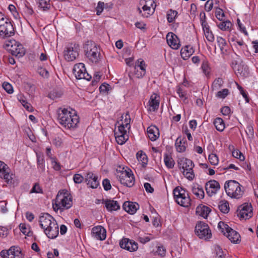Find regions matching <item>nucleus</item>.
<instances>
[{"label":"nucleus","instance_id":"1","mask_svg":"<svg viewBox=\"0 0 258 258\" xmlns=\"http://www.w3.org/2000/svg\"><path fill=\"white\" fill-rule=\"evenodd\" d=\"M58 123L67 129H74L77 127L80 118L75 112L64 108H59L57 110Z\"/></svg>","mask_w":258,"mask_h":258},{"label":"nucleus","instance_id":"2","mask_svg":"<svg viewBox=\"0 0 258 258\" xmlns=\"http://www.w3.org/2000/svg\"><path fill=\"white\" fill-rule=\"evenodd\" d=\"M242 185L234 180L226 181L224 184V189L227 195L232 198L240 199L244 193L241 189Z\"/></svg>","mask_w":258,"mask_h":258},{"label":"nucleus","instance_id":"3","mask_svg":"<svg viewBox=\"0 0 258 258\" xmlns=\"http://www.w3.org/2000/svg\"><path fill=\"white\" fill-rule=\"evenodd\" d=\"M73 205L72 199L68 195L60 191L57 194L55 199V203H53L54 211H62L64 209H70Z\"/></svg>","mask_w":258,"mask_h":258},{"label":"nucleus","instance_id":"4","mask_svg":"<svg viewBox=\"0 0 258 258\" xmlns=\"http://www.w3.org/2000/svg\"><path fill=\"white\" fill-rule=\"evenodd\" d=\"M4 47L13 55L19 58L23 56L26 53L23 46L14 39L6 41L4 44Z\"/></svg>","mask_w":258,"mask_h":258},{"label":"nucleus","instance_id":"5","mask_svg":"<svg viewBox=\"0 0 258 258\" xmlns=\"http://www.w3.org/2000/svg\"><path fill=\"white\" fill-rule=\"evenodd\" d=\"M178 164L184 176L189 180H193L195 174L193 171L194 164L192 161L190 159L182 158L179 159Z\"/></svg>","mask_w":258,"mask_h":258},{"label":"nucleus","instance_id":"6","mask_svg":"<svg viewBox=\"0 0 258 258\" xmlns=\"http://www.w3.org/2000/svg\"><path fill=\"white\" fill-rule=\"evenodd\" d=\"M86 56L92 62H96L100 55V49L95 42L91 41H87L84 45Z\"/></svg>","mask_w":258,"mask_h":258},{"label":"nucleus","instance_id":"7","mask_svg":"<svg viewBox=\"0 0 258 258\" xmlns=\"http://www.w3.org/2000/svg\"><path fill=\"white\" fill-rule=\"evenodd\" d=\"M218 228L232 242L237 243L240 241V236L239 233L225 222L220 221L218 224Z\"/></svg>","mask_w":258,"mask_h":258},{"label":"nucleus","instance_id":"8","mask_svg":"<svg viewBox=\"0 0 258 258\" xmlns=\"http://www.w3.org/2000/svg\"><path fill=\"white\" fill-rule=\"evenodd\" d=\"M80 46L76 43L68 44L65 47L63 51V56L65 60L72 61L75 60L79 55Z\"/></svg>","mask_w":258,"mask_h":258},{"label":"nucleus","instance_id":"9","mask_svg":"<svg viewBox=\"0 0 258 258\" xmlns=\"http://www.w3.org/2000/svg\"><path fill=\"white\" fill-rule=\"evenodd\" d=\"M15 34V31L11 22L4 17L0 19V37L3 38L10 37Z\"/></svg>","mask_w":258,"mask_h":258},{"label":"nucleus","instance_id":"10","mask_svg":"<svg viewBox=\"0 0 258 258\" xmlns=\"http://www.w3.org/2000/svg\"><path fill=\"white\" fill-rule=\"evenodd\" d=\"M195 233L200 239L208 240L211 238L212 233L208 225L204 222H198L195 227Z\"/></svg>","mask_w":258,"mask_h":258},{"label":"nucleus","instance_id":"11","mask_svg":"<svg viewBox=\"0 0 258 258\" xmlns=\"http://www.w3.org/2000/svg\"><path fill=\"white\" fill-rule=\"evenodd\" d=\"M117 178L122 184L127 187H132L135 184V178L131 170L117 172Z\"/></svg>","mask_w":258,"mask_h":258},{"label":"nucleus","instance_id":"12","mask_svg":"<svg viewBox=\"0 0 258 258\" xmlns=\"http://www.w3.org/2000/svg\"><path fill=\"white\" fill-rule=\"evenodd\" d=\"M140 4L143 5L142 8L143 13L140 8H138V11L142 16L146 18H148L153 14L156 6L154 0H144L140 3Z\"/></svg>","mask_w":258,"mask_h":258},{"label":"nucleus","instance_id":"13","mask_svg":"<svg viewBox=\"0 0 258 258\" xmlns=\"http://www.w3.org/2000/svg\"><path fill=\"white\" fill-rule=\"evenodd\" d=\"M73 74L77 79H85L90 81L91 76L86 72L85 65L83 63L76 64L73 68Z\"/></svg>","mask_w":258,"mask_h":258},{"label":"nucleus","instance_id":"14","mask_svg":"<svg viewBox=\"0 0 258 258\" xmlns=\"http://www.w3.org/2000/svg\"><path fill=\"white\" fill-rule=\"evenodd\" d=\"M237 216L241 219H248L252 216V209L250 204L244 203L238 207L237 210Z\"/></svg>","mask_w":258,"mask_h":258},{"label":"nucleus","instance_id":"15","mask_svg":"<svg viewBox=\"0 0 258 258\" xmlns=\"http://www.w3.org/2000/svg\"><path fill=\"white\" fill-rule=\"evenodd\" d=\"M121 248L126 249L130 252L136 251L138 248L137 242L128 238H123L119 242Z\"/></svg>","mask_w":258,"mask_h":258},{"label":"nucleus","instance_id":"16","mask_svg":"<svg viewBox=\"0 0 258 258\" xmlns=\"http://www.w3.org/2000/svg\"><path fill=\"white\" fill-rule=\"evenodd\" d=\"M10 169L4 162L0 161V177L4 178L7 183L12 182L13 174H10Z\"/></svg>","mask_w":258,"mask_h":258},{"label":"nucleus","instance_id":"17","mask_svg":"<svg viewBox=\"0 0 258 258\" xmlns=\"http://www.w3.org/2000/svg\"><path fill=\"white\" fill-rule=\"evenodd\" d=\"M44 232L49 238H56L59 233L58 225L56 220L52 221V223L50 224L47 228H45Z\"/></svg>","mask_w":258,"mask_h":258},{"label":"nucleus","instance_id":"18","mask_svg":"<svg viewBox=\"0 0 258 258\" xmlns=\"http://www.w3.org/2000/svg\"><path fill=\"white\" fill-rule=\"evenodd\" d=\"M220 188L219 183L215 180H211L206 183L205 189L208 196L211 197L216 194Z\"/></svg>","mask_w":258,"mask_h":258},{"label":"nucleus","instance_id":"19","mask_svg":"<svg viewBox=\"0 0 258 258\" xmlns=\"http://www.w3.org/2000/svg\"><path fill=\"white\" fill-rule=\"evenodd\" d=\"M85 182L92 188H96L99 184L98 176L91 172H88L85 175Z\"/></svg>","mask_w":258,"mask_h":258},{"label":"nucleus","instance_id":"20","mask_svg":"<svg viewBox=\"0 0 258 258\" xmlns=\"http://www.w3.org/2000/svg\"><path fill=\"white\" fill-rule=\"evenodd\" d=\"M55 220L54 218L48 213H44L41 214L39 217V223L41 227L44 230L45 228H47L48 226L52 223V221H54Z\"/></svg>","mask_w":258,"mask_h":258},{"label":"nucleus","instance_id":"21","mask_svg":"<svg viewBox=\"0 0 258 258\" xmlns=\"http://www.w3.org/2000/svg\"><path fill=\"white\" fill-rule=\"evenodd\" d=\"M146 64L142 59H138L135 67V74L138 78L143 77L146 74Z\"/></svg>","mask_w":258,"mask_h":258},{"label":"nucleus","instance_id":"22","mask_svg":"<svg viewBox=\"0 0 258 258\" xmlns=\"http://www.w3.org/2000/svg\"><path fill=\"white\" fill-rule=\"evenodd\" d=\"M166 40L168 44L173 49H177L180 46L178 38L172 32L167 34Z\"/></svg>","mask_w":258,"mask_h":258},{"label":"nucleus","instance_id":"23","mask_svg":"<svg viewBox=\"0 0 258 258\" xmlns=\"http://www.w3.org/2000/svg\"><path fill=\"white\" fill-rule=\"evenodd\" d=\"M160 103V97L157 94H153L149 99L148 102V111L151 112H154L157 111L159 106Z\"/></svg>","mask_w":258,"mask_h":258},{"label":"nucleus","instance_id":"24","mask_svg":"<svg viewBox=\"0 0 258 258\" xmlns=\"http://www.w3.org/2000/svg\"><path fill=\"white\" fill-rule=\"evenodd\" d=\"M93 236L98 240H103L106 238V230L101 226H98L92 228Z\"/></svg>","mask_w":258,"mask_h":258},{"label":"nucleus","instance_id":"25","mask_svg":"<svg viewBox=\"0 0 258 258\" xmlns=\"http://www.w3.org/2000/svg\"><path fill=\"white\" fill-rule=\"evenodd\" d=\"M102 201V203L105 205L107 210L109 212L116 211L120 209V205L116 201L110 199H103Z\"/></svg>","mask_w":258,"mask_h":258},{"label":"nucleus","instance_id":"26","mask_svg":"<svg viewBox=\"0 0 258 258\" xmlns=\"http://www.w3.org/2000/svg\"><path fill=\"white\" fill-rule=\"evenodd\" d=\"M139 208V205L137 203L126 201L123 204V209L131 214H134Z\"/></svg>","mask_w":258,"mask_h":258},{"label":"nucleus","instance_id":"27","mask_svg":"<svg viewBox=\"0 0 258 258\" xmlns=\"http://www.w3.org/2000/svg\"><path fill=\"white\" fill-rule=\"evenodd\" d=\"M147 132L149 139L152 141H156L159 137L158 128L155 126L148 127Z\"/></svg>","mask_w":258,"mask_h":258},{"label":"nucleus","instance_id":"28","mask_svg":"<svg viewBox=\"0 0 258 258\" xmlns=\"http://www.w3.org/2000/svg\"><path fill=\"white\" fill-rule=\"evenodd\" d=\"M194 52L195 50L191 45H186L180 50L181 56L184 60L188 59Z\"/></svg>","mask_w":258,"mask_h":258},{"label":"nucleus","instance_id":"29","mask_svg":"<svg viewBox=\"0 0 258 258\" xmlns=\"http://www.w3.org/2000/svg\"><path fill=\"white\" fill-rule=\"evenodd\" d=\"M186 194L185 189L180 186L175 187L173 190L174 198L177 203H179L181 198H183Z\"/></svg>","mask_w":258,"mask_h":258},{"label":"nucleus","instance_id":"30","mask_svg":"<svg viewBox=\"0 0 258 258\" xmlns=\"http://www.w3.org/2000/svg\"><path fill=\"white\" fill-rule=\"evenodd\" d=\"M211 212V209L206 206L200 205L196 209V213L197 215L207 218Z\"/></svg>","mask_w":258,"mask_h":258},{"label":"nucleus","instance_id":"31","mask_svg":"<svg viewBox=\"0 0 258 258\" xmlns=\"http://www.w3.org/2000/svg\"><path fill=\"white\" fill-rule=\"evenodd\" d=\"M192 192L197 198L202 199L204 198V191L202 187L197 183L192 185Z\"/></svg>","mask_w":258,"mask_h":258},{"label":"nucleus","instance_id":"32","mask_svg":"<svg viewBox=\"0 0 258 258\" xmlns=\"http://www.w3.org/2000/svg\"><path fill=\"white\" fill-rule=\"evenodd\" d=\"M185 144L186 141H183V139H182L180 137L177 138L175 144L176 151L180 153L184 152L186 150Z\"/></svg>","mask_w":258,"mask_h":258},{"label":"nucleus","instance_id":"33","mask_svg":"<svg viewBox=\"0 0 258 258\" xmlns=\"http://www.w3.org/2000/svg\"><path fill=\"white\" fill-rule=\"evenodd\" d=\"M176 92L183 102L185 103H187L188 102L187 93L183 87L178 86L177 87Z\"/></svg>","mask_w":258,"mask_h":258},{"label":"nucleus","instance_id":"34","mask_svg":"<svg viewBox=\"0 0 258 258\" xmlns=\"http://www.w3.org/2000/svg\"><path fill=\"white\" fill-rule=\"evenodd\" d=\"M213 123L216 130L219 132H222L225 128V123L221 118H216Z\"/></svg>","mask_w":258,"mask_h":258},{"label":"nucleus","instance_id":"35","mask_svg":"<svg viewBox=\"0 0 258 258\" xmlns=\"http://www.w3.org/2000/svg\"><path fill=\"white\" fill-rule=\"evenodd\" d=\"M217 41L220 47L222 53H225L227 52V43L225 40L221 37H217Z\"/></svg>","mask_w":258,"mask_h":258},{"label":"nucleus","instance_id":"36","mask_svg":"<svg viewBox=\"0 0 258 258\" xmlns=\"http://www.w3.org/2000/svg\"><path fill=\"white\" fill-rule=\"evenodd\" d=\"M164 161L167 168H173L174 167L175 162L170 155L165 154L164 155Z\"/></svg>","mask_w":258,"mask_h":258},{"label":"nucleus","instance_id":"37","mask_svg":"<svg viewBox=\"0 0 258 258\" xmlns=\"http://www.w3.org/2000/svg\"><path fill=\"white\" fill-rule=\"evenodd\" d=\"M121 117V119L120 120V121H121L120 123L125 125L126 128L130 129L131 127V117L129 113L127 112L125 114L122 115Z\"/></svg>","mask_w":258,"mask_h":258},{"label":"nucleus","instance_id":"38","mask_svg":"<svg viewBox=\"0 0 258 258\" xmlns=\"http://www.w3.org/2000/svg\"><path fill=\"white\" fill-rule=\"evenodd\" d=\"M137 158L139 162H141L143 167H145L147 164V156L146 154L142 151L138 152L137 153Z\"/></svg>","mask_w":258,"mask_h":258},{"label":"nucleus","instance_id":"39","mask_svg":"<svg viewBox=\"0 0 258 258\" xmlns=\"http://www.w3.org/2000/svg\"><path fill=\"white\" fill-rule=\"evenodd\" d=\"M237 73L242 77H246L248 75V68L246 65L240 64L237 70Z\"/></svg>","mask_w":258,"mask_h":258},{"label":"nucleus","instance_id":"40","mask_svg":"<svg viewBox=\"0 0 258 258\" xmlns=\"http://www.w3.org/2000/svg\"><path fill=\"white\" fill-rule=\"evenodd\" d=\"M220 211L223 213H228L229 211V203L227 201H221L218 205Z\"/></svg>","mask_w":258,"mask_h":258},{"label":"nucleus","instance_id":"41","mask_svg":"<svg viewBox=\"0 0 258 258\" xmlns=\"http://www.w3.org/2000/svg\"><path fill=\"white\" fill-rule=\"evenodd\" d=\"M38 7L43 11H47L50 9V0H39Z\"/></svg>","mask_w":258,"mask_h":258},{"label":"nucleus","instance_id":"42","mask_svg":"<svg viewBox=\"0 0 258 258\" xmlns=\"http://www.w3.org/2000/svg\"><path fill=\"white\" fill-rule=\"evenodd\" d=\"M191 200L188 194H186L181 200L177 203L178 205L184 207H188L190 206Z\"/></svg>","mask_w":258,"mask_h":258},{"label":"nucleus","instance_id":"43","mask_svg":"<svg viewBox=\"0 0 258 258\" xmlns=\"http://www.w3.org/2000/svg\"><path fill=\"white\" fill-rule=\"evenodd\" d=\"M115 136L117 144L119 145L123 144L128 139L127 134L115 135Z\"/></svg>","mask_w":258,"mask_h":258},{"label":"nucleus","instance_id":"44","mask_svg":"<svg viewBox=\"0 0 258 258\" xmlns=\"http://www.w3.org/2000/svg\"><path fill=\"white\" fill-rule=\"evenodd\" d=\"M201 68L202 69L203 72L206 75L209 74L210 72V68L209 67L208 61L206 58L203 59L202 60Z\"/></svg>","mask_w":258,"mask_h":258},{"label":"nucleus","instance_id":"45","mask_svg":"<svg viewBox=\"0 0 258 258\" xmlns=\"http://www.w3.org/2000/svg\"><path fill=\"white\" fill-rule=\"evenodd\" d=\"M223 83L224 82L222 78H218L214 81L212 85V88L213 90H218L222 86Z\"/></svg>","mask_w":258,"mask_h":258},{"label":"nucleus","instance_id":"46","mask_svg":"<svg viewBox=\"0 0 258 258\" xmlns=\"http://www.w3.org/2000/svg\"><path fill=\"white\" fill-rule=\"evenodd\" d=\"M177 12L174 10H170L167 14V19L169 23L173 22L177 15Z\"/></svg>","mask_w":258,"mask_h":258},{"label":"nucleus","instance_id":"47","mask_svg":"<svg viewBox=\"0 0 258 258\" xmlns=\"http://www.w3.org/2000/svg\"><path fill=\"white\" fill-rule=\"evenodd\" d=\"M232 26V23L229 21H226L221 22L218 25V27L223 31H226L230 29Z\"/></svg>","mask_w":258,"mask_h":258},{"label":"nucleus","instance_id":"48","mask_svg":"<svg viewBox=\"0 0 258 258\" xmlns=\"http://www.w3.org/2000/svg\"><path fill=\"white\" fill-rule=\"evenodd\" d=\"M44 162V159L42 157L37 156L38 168L41 172H44L45 170V165Z\"/></svg>","mask_w":258,"mask_h":258},{"label":"nucleus","instance_id":"49","mask_svg":"<svg viewBox=\"0 0 258 258\" xmlns=\"http://www.w3.org/2000/svg\"><path fill=\"white\" fill-rule=\"evenodd\" d=\"M209 160L210 163L213 165H217L218 164V157L215 154H211L209 155Z\"/></svg>","mask_w":258,"mask_h":258},{"label":"nucleus","instance_id":"50","mask_svg":"<svg viewBox=\"0 0 258 258\" xmlns=\"http://www.w3.org/2000/svg\"><path fill=\"white\" fill-rule=\"evenodd\" d=\"M215 16L219 20L223 21L225 17L223 10L219 8H217L215 11Z\"/></svg>","mask_w":258,"mask_h":258},{"label":"nucleus","instance_id":"51","mask_svg":"<svg viewBox=\"0 0 258 258\" xmlns=\"http://www.w3.org/2000/svg\"><path fill=\"white\" fill-rule=\"evenodd\" d=\"M30 193V194H32V193L42 194L43 190L41 188V187L40 186L39 183H35L34 184L32 188L31 189Z\"/></svg>","mask_w":258,"mask_h":258},{"label":"nucleus","instance_id":"52","mask_svg":"<svg viewBox=\"0 0 258 258\" xmlns=\"http://www.w3.org/2000/svg\"><path fill=\"white\" fill-rule=\"evenodd\" d=\"M229 93L228 89H223L217 93L216 96L220 98H225Z\"/></svg>","mask_w":258,"mask_h":258},{"label":"nucleus","instance_id":"53","mask_svg":"<svg viewBox=\"0 0 258 258\" xmlns=\"http://www.w3.org/2000/svg\"><path fill=\"white\" fill-rule=\"evenodd\" d=\"M38 73L44 78H48L49 77V72L45 69L42 67H39L37 70Z\"/></svg>","mask_w":258,"mask_h":258},{"label":"nucleus","instance_id":"54","mask_svg":"<svg viewBox=\"0 0 258 258\" xmlns=\"http://www.w3.org/2000/svg\"><path fill=\"white\" fill-rule=\"evenodd\" d=\"M204 32L205 36L208 41L210 42H213L214 41L215 39L214 35L210 29L205 31Z\"/></svg>","mask_w":258,"mask_h":258},{"label":"nucleus","instance_id":"55","mask_svg":"<svg viewBox=\"0 0 258 258\" xmlns=\"http://www.w3.org/2000/svg\"><path fill=\"white\" fill-rule=\"evenodd\" d=\"M232 156L240 161H243L245 159L244 156L238 150H234L232 151Z\"/></svg>","mask_w":258,"mask_h":258},{"label":"nucleus","instance_id":"56","mask_svg":"<svg viewBox=\"0 0 258 258\" xmlns=\"http://www.w3.org/2000/svg\"><path fill=\"white\" fill-rule=\"evenodd\" d=\"M21 231L26 235H28L30 232L29 228L25 224L21 223L19 225Z\"/></svg>","mask_w":258,"mask_h":258},{"label":"nucleus","instance_id":"57","mask_svg":"<svg viewBox=\"0 0 258 258\" xmlns=\"http://www.w3.org/2000/svg\"><path fill=\"white\" fill-rule=\"evenodd\" d=\"M125 125L119 123L118 127V130L115 132V135L126 134V130H125Z\"/></svg>","mask_w":258,"mask_h":258},{"label":"nucleus","instance_id":"58","mask_svg":"<svg viewBox=\"0 0 258 258\" xmlns=\"http://www.w3.org/2000/svg\"><path fill=\"white\" fill-rule=\"evenodd\" d=\"M104 3L102 2H99L97 5V6L96 8V14L97 15H100L103 11L104 8Z\"/></svg>","mask_w":258,"mask_h":258},{"label":"nucleus","instance_id":"59","mask_svg":"<svg viewBox=\"0 0 258 258\" xmlns=\"http://www.w3.org/2000/svg\"><path fill=\"white\" fill-rule=\"evenodd\" d=\"M73 180L76 183H81L85 180V177L80 174H75L73 177Z\"/></svg>","mask_w":258,"mask_h":258},{"label":"nucleus","instance_id":"60","mask_svg":"<svg viewBox=\"0 0 258 258\" xmlns=\"http://www.w3.org/2000/svg\"><path fill=\"white\" fill-rule=\"evenodd\" d=\"M3 87L9 94L13 92V89L12 85L8 82H4L3 84Z\"/></svg>","mask_w":258,"mask_h":258},{"label":"nucleus","instance_id":"61","mask_svg":"<svg viewBox=\"0 0 258 258\" xmlns=\"http://www.w3.org/2000/svg\"><path fill=\"white\" fill-rule=\"evenodd\" d=\"M102 185L105 190H109L111 188V185L109 180L106 178L104 179L102 181Z\"/></svg>","mask_w":258,"mask_h":258},{"label":"nucleus","instance_id":"62","mask_svg":"<svg viewBox=\"0 0 258 258\" xmlns=\"http://www.w3.org/2000/svg\"><path fill=\"white\" fill-rule=\"evenodd\" d=\"M213 0H208L205 5V9L206 11H210L213 7Z\"/></svg>","mask_w":258,"mask_h":258},{"label":"nucleus","instance_id":"63","mask_svg":"<svg viewBox=\"0 0 258 258\" xmlns=\"http://www.w3.org/2000/svg\"><path fill=\"white\" fill-rule=\"evenodd\" d=\"M53 144L56 147H60L61 146L62 144V140L61 138L57 137L55 138L53 140Z\"/></svg>","mask_w":258,"mask_h":258},{"label":"nucleus","instance_id":"64","mask_svg":"<svg viewBox=\"0 0 258 258\" xmlns=\"http://www.w3.org/2000/svg\"><path fill=\"white\" fill-rule=\"evenodd\" d=\"M221 112L224 115H229L231 112V109L228 106H224L221 108Z\"/></svg>","mask_w":258,"mask_h":258}]
</instances>
